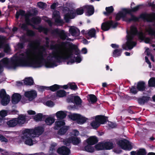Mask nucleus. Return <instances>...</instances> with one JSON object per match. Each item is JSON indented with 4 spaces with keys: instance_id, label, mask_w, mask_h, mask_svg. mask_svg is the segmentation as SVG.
Returning <instances> with one entry per match:
<instances>
[{
    "instance_id": "obj_33",
    "label": "nucleus",
    "mask_w": 155,
    "mask_h": 155,
    "mask_svg": "<svg viewBox=\"0 0 155 155\" xmlns=\"http://www.w3.org/2000/svg\"><path fill=\"white\" fill-rule=\"evenodd\" d=\"M45 88L47 90L50 89L52 91H55L59 88V86L57 84H55L50 87H45Z\"/></svg>"
},
{
    "instance_id": "obj_11",
    "label": "nucleus",
    "mask_w": 155,
    "mask_h": 155,
    "mask_svg": "<svg viewBox=\"0 0 155 155\" xmlns=\"http://www.w3.org/2000/svg\"><path fill=\"white\" fill-rule=\"evenodd\" d=\"M5 38L4 36L0 37V48L4 45V51L5 52L8 53L10 51V48L8 44H4Z\"/></svg>"
},
{
    "instance_id": "obj_14",
    "label": "nucleus",
    "mask_w": 155,
    "mask_h": 155,
    "mask_svg": "<svg viewBox=\"0 0 155 155\" xmlns=\"http://www.w3.org/2000/svg\"><path fill=\"white\" fill-rule=\"evenodd\" d=\"M15 119L17 121L18 124L21 125L24 124L26 121V118L25 116L23 115H19L17 118Z\"/></svg>"
},
{
    "instance_id": "obj_21",
    "label": "nucleus",
    "mask_w": 155,
    "mask_h": 155,
    "mask_svg": "<svg viewBox=\"0 0 155 155\" xmlns=\"http://www.w3.org/2000/svg\"><path fill=\"white\" fill-rule=\"evenodd\" d=\"M75 15V13H74L73 11H71L70 13L65 15L64 19L66 22H68L70 19L74 18Z\"/></svg>"
},
{
    "instance_id": "obj_50",
    "label": "nucleus",
    "mask_w": 155,
    "mask_h": 155,
    "mask_svg": "<svg viewBox=\"0 0 155 155\" xmlns=\"http://www.w3.org/2000/svg\"><path fill=\"white\" fill-rule=\"evenodd\" d=\"M95 34V31L94 29H92L90 30L88 32V34L89 36L91 37H94Z\"/></svg>"
},
{
    "instance_id": "obj_18",
    "label": "nucleus",
    "mask_w": 155,
    "mask_h": 155,
    "mask_svg": "<svg viewBox=\"0 0 155 155\" xmlns=\"http://www.w3.org/2000/svg\"><path fill=\"white\" fill-rule=\"evenodd\" d=\"M21 98L20 95L18 94H14L12 97V102L14 104H15L18 103Z\"/></svg>"
},
{
    "instance_id": "obj_23",
    "label": "nucleus",
    "mask_w": 155,
    "mask_h": 155,
    "mask_svg": "<svg viewBox=\"0 0 155 155\" xmlns=\"http://www.w3.org/2000/svg\"><path fill=\"white\" fill-rule=\"evenodd\" d=\"M6 124L9 127H14L18 124L15 118H14L7 121Z\"/></svg>"
},
{
    "instance_id": "obj_29",
    "label": "nucleus",
    "mask_w": 155,
    "mask_h": 155,
    "mask_svg": "<svg viewBox=\"0 0 155 155\" xmlns=\"http://www.w3.org/2000/svg\"><path fill=\"white\" fill-rule=\"evenodd\" d=\"M139 38L141 40H144V42L146 43H149L150 41V39L149 38H145L143 34L140 32L139 34Z\"/></svg>"
},
{
    "instance_id": "obj_40",
    "label": "nucleus",
    "mask_w": 155,
    "mask_h": 155,
    "mask_svg": "<svg viewBox=\"0 0 155 155\" xmlns=\"http://www.w3.org/2000/svg\"><path fill=\"white\" fill-rule=\"evenodd\" d=\"M57 95L60 97H63L66 95V92L64 91L60 90L57 91Z\"/></svg>"
},
{
    "instance_id": "obj_1",
    "label": "nucleus",
    "mask_w": 155,
    "mask_h": 155,
    "mask_svg": "<svg viewBox=\"0 0 155 155\" xmlns=\"http://www.w3.org/2000/svg\"><path fill=\"white\" fill-rule=\"evenodd\" d=\"M51 43L50 48L53 50V54L48 57L45 60L43 59V55L45 52L44 47L40 46L38 41L30 42L29 49L26 53L21 54L18 58V66H28L37 68L44 64L47 68L53 67L56 66L54 60L60 59H68L67 64L74 63L75 59L78 62L81 61L80 57L77 56L75 58L71 49L58 45H55L53 41Z\"/></svg>"
},
{
    "instance_id": "obj_63",
    "label": "nucleus",
    "mask_w": 155,
    "mask_h": 155,
    "mask_svg": "<svg viewBox=\"0 0 155 155\" xmlns=\"http://www.w3.org/2000/svg\"><path fill=\"white\" fill-rule=\"evenodd\" d=\"M41 31H43L45 34H47L48 31V29L44 27H41Z\"/></svg>"
},
{
    "instance_id": "obj_19",
    "label": "nucleus",
    "mask_w": 155,
    "mask_h": 155,
    "mask_svg": "<svg viewBox=\"0 0 155 155\" xmlns=\"http://www.w3.org/2000/svg\"><path fill=\"white\" fill-rule=\"evenodd\" d=\"M95 150H110L114 148V146H94Z\"/></svg>"
},
{
    "instance_id": "obj_64",
    "label": "nucleus",
    "mask_w": 155,
    "mask_h": 155,
    "mask_svg": "<svg viewBox=\"0 0 155 155\" xmlns=\"http://www.w3.org/2000/svg\"><path fill=\"white\" fill-rule=\"evenodd\" d=\"M20 26L21 27V28L23 30H25L26 28L27 25L25 24L20 25Z\"/></svg>"
},
{
    "instance_id": "obj_17",
    "label": "nucleus",
    "mask_w": 155,
    "mask_h": 155,
    "mask_svg": "<svg viewBox=\"0 0 155 155\" xmlns=\"http://www.w3.org/2000/svg\"><path fill=\"white\" fill-rule=\"evenodd\" d=\"M53 16L56 23H61L62 22V20L60 19L59 12L58 11H54L53 13Z\"/></svg>"
},
{
    "instance_id": "obj_57",
    "label": "nucleus",
    "mask_w": 155,
    "mask_h": 155,
    "mask_svg": "<svg viewBox=\"0 0 155 155\" xmlns=\"http://www.w3.org/2000/svg\"><path fill=\"white\" fill-rule=\"evenodd\" d=\"M121 51L118 49H116L114 52V54L116 56H118L120 55Z\"/></svg>"
},
{
    "instance_id": "obj_60",
    "label": "nucleus",
    "mask_w": 155,
    "mask_h": 155,
    "mask_svg": "<svg viewBox=\"0 0 155 155\" xmlns=\"http://www.w3.org/2000/svg\"><path fill=\"white\" fill-rule=\"evenodd\" d=\"M106 9L108 13H111L113 12V8L112 6H110L109 7H107L106 8Z\"/></svg>"
},
{
    "instance_id": "obj_2",
    "label": "nucleus",
    "mask_w": 155,
    "mask_h": 155,
    "mask_svg": "<svg viewBox=\"0 0 155 155\" xmlns=\"http://www.w3.org/2000/svg\"><path fill=\"white\" fill-rule=\"evenodd\" d=\"M137 28L135 26H132L130 27V31L127 32L128 35L127 36V41L126 45L123 46L124 49H127V48L129 49H131L136 45V42L132 41L131 40L134 36L137 34Z\"/></svg>"
},
{
    "instance_id": "obj_3",
    "label": "nucleus",
    "mask_w": 155,
    "mask_h": 155,
    "mask_svg": "<svg viewBox=\"0 0 155 155\" xmlns=\"http://www.w3.org/2000/svg\"><path fill=\"white\" fill-rule=\"evenodd\" d=\"M44 130L43 128L41 127H38L35 128L34 129H26L24 130V134L23 137H26L28 135H30L29 133L32 134L33 137H38L41 135L43 132Z\"/></svg>"
},
{
    "instance_id": "obj_32",
    "label": "nucleus",
    "mask_w": 155,
    "mask_h": 155,
    "mask_svg": "<svg viewBox=\"0 0 155 155\" xmlns=\"http://www.w3.org/2000/svg\"><path fill=\"white\" fill-rule=\"evenodd\" d=\"M69 128L68 126H64L61 128L58 131V134H59L63 135L67 131Z\"/></svg>"
},
{
    "instance_id": "obj_15",
    "label": "nucleus",
    "mask_w": 155,
    "mask_h": 155,
    "mask_svg": "<svg viewBox=\"0 0 155 155\" xmlns=\"http://www.w3.org/2000/svg\"><path fill=\"white\" fill-rule=\"evenodd\" d=\"M86 142L90 145L95 144L98 142L97 138L95 136H91L88 138Z\"/></svg>"
},
{
    "instance_id": "obj_7",
    "label": "nucleus",
    "mask_w": 155,
    "mask_h": 155,
    "mask_svg": "<svg viewBox=\"0 0 155 155\" xmlns=\"http://www.w3.org/2000/svg\"><path fill=\"white\" fill-rule=\"evenodd\" d=\"M63 142L64 145L69 144L71 143L74 145H78L80 143L81 140L77 137H71L63 140Z\"/></svg>"
},
{
    "instance_id": "obj_12",
    "label": "nucleus",
    "mask_w": 155,
    "mask_h": 155,
    "mask_svg": "<svg viewBox=\"0 0 155 155\" xmlns=\"http://www.w3.org/2000/svg\"><path fill=\"white\" fill-rule=\"evenodd\" d=\"M130 155H146L147 152L146 149L140 148L136 151H132L130 152Z\"/></svg>"
},
{
    "instance_id": "obj_10",
    "label": "nucleus",
    "mask_w": 155,
    "mask_h": 155,
    "mask_svg": "<svg viewBox=\"0 0 155 155\" xmlns=\"http://www.w3.org/2000/svg\"><path fill=\"white\" fill-rule=\"evenodd\" d=\"M25 95L28 98L30 101L33 100L36 97L37 94L36 92L34 90L25 92Z\"/></svg>"
},
{
    "instance_id": "obj_42",
    "label": "nucleus",
    "mask_w": 155,
    "mask_h": 155,
    "mask_svg": "<svg viewBox=\"0 0 155 155\" xmlns=\"http://www.w3.org/2000/svg\"><path fill=\"white\" fill-rule=\"evenodd\" d=\"M89 96L90 100L92 103H94L97 101V98L94 95L90 94L89 95Z\"/></svg>"
},
{
    "instance_id": "obj_62",
    "label": "nucleus",
    "mask_w": 155,
    "mask_h": 155,
    "mask_svg": "<svg viewBox=\"0 0 155 155\" xmlns=\"http://www.w3.org/2000/svg\"><path fill=\"white\" fill-rule=\"evenodd\" d=\"M46 104L47 106L49 107H52L53 106V103L51 101H48L46 102Z\"/></svg>"
},
{
    "instance_id": "obj_30",
    "label": "nucleus",
    "mask_w": 155,
    "mask_h": 155,
    "mask_svg": "<svg viewBox=\"0 0 155 155\" xmlns=\"http://www.w3.org/2000/svg\"><path fill=\"white\" fill-rule=\"evenodd\" d=\"M84 149L85 151L88 152L93 153L95 151L94 147L93 146H84Z\"/></svg>"
},
{
    "instance_id": "obj_22",
    "label": "nucleus",
    "mask_w": 155,
    "mask_h": 155,
    "mask_svg": "<svg viewBox=\"0 0 155 155\" xmlns=\"http://www.w3.org/2000/svg\"><path fill=\"white\" fill-rule=\"evenodd\" d=\"M56 32L58 33L60 38L63 40H64L65 39H67V36L66 33L64 32L63 31H59L58 29L55 30Z\"/></svg>"
},
{
    "instance_id": "obj_20",
    "label": "nucleus",
    "mask_w": 155,
    "mask_h": 155,
    "mask_svg": "<svg viewBox=\"0 0 155 155\" xmlns=\"http://www.w3.org/2000/svg\"><path fill=\"white\" fill-rule=\"evenodd\" d=\"M117 144L118 145H131L132 143L125 139L117 140Z\"/></svg>"
},
{
    "instance_id": "obj_41",
    "label": "nucleus",
    "mask_w": 155,
    "mask_h": 155,
    "mask_svg": "<svg viewBox=\"0 0 155 155\" xmlns=\"http://www.w3.org/2000/svg\"><path fill=\"white\" fill-rule=\"evenodd\" d=\"M87 120V119L85 117L80 115V118H79L78 123L81 124H83Z\"/></svg>"
},
{
    "instance_id": "obj_16",
    "label": "nucleus",
    "mask_w": 155,
    "mask_h": 155,
    "mask_svg": "<svg viewBox=\"0 0 155 155\" xmlns=\"http://www.w3.org/2000/svg\"><path fill=\"white\" fill-rule=\"evenodd\" d=\"M69 31L71 35L73 36H78L80 34L79 30L77 28L73 26L70 28Z\"/></svg>"
},
{
    "instance_id": "obj_61",
    "label": "nucleus",
    "mask_w": 155,
    "mask_h": 155,
    "mask_svg": "<svg viewBox=\"0 0 155 155\" xmlns=\"http://www.w3.org/2000/svg\"><path fill=\"white\" fill-rule=\"evenodd\" d=\"M130 91L131 93L134 94L137 93V92L136 88L134 87H132L130 89Z\"/></svg>"
},
{
    "instance_id": "obj_38",
    "label": "nucleus",
    "mask_w": 155,
    "mask_h": 155,
    "mask_svg": "<svg viewBox=\"0 0 155 155\" xmlns=\"http://www.w3.org/2000/svg\"><path fill=\"white\" fill-rule=\"evenodd\" d=\"M56 126L55 127V129H57L56 128V127H60L65 125V123L63 121H58L55 123Z\"/></svg>"
},
{
    "instance_id": "obj_51",
    "label": "nucleus",
    "mask_w": 155,
    "mask_h": 155,
    "mask_svg": "<svg viewBox=\"0 0 155 155\" xmlns=\"http://www.w3.org/2000/svg\"><path fill=\"white\" fill-rule=\"evenodd\" d=\"M84 9L82 7L77 9L76 12L78 15H81L83 13Z\"/></svg>"
},
{
    "instance_id": "obj_53",
    "label": "nucleus",
    "mask_w": 155,
    "mask_h": 155,
    "mask_svg": "<svg viewBox=\"0 0 155 155\" xmlns=\"http://www.w3.org/2000/svg\"><path fill=\"white\" fill-rule=\"evenodd\" d=\"M56 146H51L50 148L49 153L50 154L53 155L54 152L55 151V147Z\"/></svg>"
},
{
    "instance_id": "obj_56",
    "label": "nucleus",
    "mask_w": 155,
    "mask_h": 155,
    "mask_svg": "<svg viewBox=\"0 0 155 155\" xmlns=\"http://www.w3.org/2000/svg\"><path fill=\"white\" fill-rule=\"evenodd\" d=\"M127 20L128 21H137L138 20V18L134 15H131V18L128 19Z\"/></svg>"
},
{
    "instance_id": "obj_58",
    "label": "nucleus",
    "mask_w": 155,
    "mask_h": 155,
    "mask_svg": "<svg viewBox=\"0 0 155 155\" xmlns=\"http://www.w3.org/2000/svg\"><path fill=\"white\" fill-rule=\"evenodd\" d=\"M0 140L2 142H8V140L1 134H0Z\"/></svg>"
},
{
    "instance_id": "obj_24",
    "label": "nucleus",
    "mask_w": 155,
    "mask_h": 155,
    "mask_svg": "<svg viewBox=\"0 0 155 155\" xmlns=\"http://www.w3.org/2000/svg\"><path fill=\"white\" fill-rule=\"evenodd\" d=\"M140 6V5L137 6L131 9H124V11L126 13L130 14L132 12H135L137 11L139 9Z\"/></svg>"
},
{
    "instance_id": "obj_27",
    "label": "nucleus",
    "mask_w": 155,
    "mask_h": 155,
    "mask_svg": "<svg viewBox=\"0 0 155 155\" xmlns=\"http://www.w3.org/2000/svg\"><path fill=\"white\" fill-rule=\"evenodd\" d=\"M56 115L57 117L60 119H63L66 117V114L64 112L60 111L56 113Z\"/></svg>"
},
{
    "instance_id": "obj_46",
    "label": "nucleus",
    "mask_w": 155,
    "mask_h": 155,
    "mask_svg": "<svg viewBox=\"0 0 155 155\" xmlns=\"http://www.w3.org/2000/svg\"><path fill=\"white\" fill-rule=\"evenodd\" d=\"M149 84L150 86H155V78H151L149 81Z\"/></svg>"
},
{
    "instance_id": "obj_37",
    "label": "nucleus",
    "mask_w": 155,
    "mask_h": 155,
    "mask_svg": "<svg viewBox=\"0 0 155 155\" xmlns=\"http://www.w3.org/2000/svg\"><path fill=\"white\" fill-rule=\"evenodd\" d=\"M41 21V19L38 17L33 18L31 20V22L34 24H39Z\"/></svg>"
},
{
    "instance_id": "obj_54",
    "label": "nucleus",
    "mask_w": 155,
    "mask_h": 155,
    "mask_svg": "<svg viewBox=\"0 0 155 155\" xmlns=\"http://www.w3.org/2000/svg\"><path fill=\"white\" fill-rule=\"evenodd\" d=\"M109 127L110 128H115L117 127V125L112 122H109L108 124Z\"/></svg>"
},
{
    "instance_id": "obj_6",
    "label": "nucleus",
    "mask_w": 155,
    "mask_h": 155,
    "mask_svg": "<svg viewBox=\"0 0 155 155\" xmlns=\"http://www.w3.org/2000/svg\"><path fill=\"white\" fill-rule=\"evenodd\" d=\"M24 130L22 132V134L21 136V138L25 140V143L26 144L28 145H32L33 144H35V141L34 140V137H33L30 133H29V134L30 135H28L26 137H23L24 135Z\"/></svg>"
},
{
    "instance_id": "obj_9",
    "label": "nucleus",
    "mask_w": 155,
    "mask_h": 155,
    "mask_svg": "<svg viewBox=\"0 0 155 155\" xmlns=\"http://www.w3.org/2000/svg\"><path fill=\"white\" fill-rule=\"evenodd\" d=\"M67 146H61L58 148L57 152L59 154L62 155H68L70 153V150L67 147Z\"/></svg>"
},
{
    "instance_id": "obj_26",
    "label": "nucleus",
    "mask_w": 155,
    "mask_h": 155,
    "mask_svg": "<svg viewBox=\"0 0 155 155\" xmlns=\"http://www.w3.org/2000/svg\"><path fill=\"white\" fill-rule=\"evenodd\" d=\"M150 99V97L146 96H143L142 98H139L138 101L139 103L140 104H144L145 102H147Z\"/></svg>"
},
{
    "instance_id": "obj_4",
    "label": "nucleus",
    "mask_w": 155,
    "mask_h": 155,
    "mask_svg": "<svg viewBox=\"0 0 155 155\" xmlns=\"http://www.w3.org/2000/svg\"><path fill=\"white\" fill-rule=\"evenodd\" d=\"M107 117L103 116H97L95 117V120L92 121L90 125L94 129L98 127L101 124H104L106 122Z\"/></svg>"
},
{
    "instance_id": "obj_44",
    "label": "nucleus",
    "mask_w": 155,
    "mask_h": 155,
    "mask_svg": "<svg viewBox=\"0 0 155 155\" xmlns=\"http://www.w3.org/2000/svg\"><path fill=\"white\" fill-rule=\"evenodd\" d=\"M121 149H122L121 148V147L117 146V147H114L113 150L114 152L116 153H120L122 152Z\"/></svg>"
},
{
    "instance_id": "obj_49",
    "label": "nucleus",
    "mask_w": 155,
    "mask_h": 155,
    "mask_svg": "<svg viewBox=\"0 0 155 155\" xmlns=\"http://www.w3.org/2000/svg\"><path fill=\"white\" fill-rule=\"evenodd\" d=\"M38 7L42 9H44L46 7V5L45 3H44L42 2H40L38 3Z\"/></svg>"
},
{
    "instance_id": "obj_8",
    "label": "nucleus",
    "mask_w": 155,
    "mask_h": 155,
    "mask_svg": "<svg viewBox=\"0 0 155 155\" xmlns=\"http://www.w3.org/2000/svg\"><path fill=\"white\" fill-rule=\"evenodd\" d=\"M117 25V23H114L112 21L106 22L102 24L101 28L104 31H107L109 29L110 26L115 28Z\"/></svg>"
},
{
    "instance_id": "obj_55",
    "label": "nucleus",
    "mask_w": 155,
    "mask_h": 155,
    "mask_svg": "<svg viewBox=\"0 0 155 155\" xmlns=\"http://www.w3.org/2000/svg\"><path fill=\"white\" fill-rule=\"evenodd\" d=\"M27 34L28 35L32 36H33L35 35L34 32L30 30H28L27 32Z\"/></svg>"
},
{
    "instance_id": "obj_5",
    "label": "nucleus",
    "mask_w": 155,
    "mask_h": 155,
    "mask_svg": "<svg viewBox=\"0 0 155 155\" xmlns=\"http://www.w3.org/2000/svg\"><path fill=\"white\" fill-rule=\"evenodd\" d=\"M0 97L2 99L1 104L5 106L8 104L10 101V97L8 95L6 94L5 90L2 89L0 92Z\"/></svg>"
},
{
    "instance_id": "obj_48",
    "label": "nucleus",
    "mask_w": 155,
    "mask_h": 155,
    "mask_svg": "<svg viewBox=\"0 0 155 155\" xmlns=\"http://www.w3.org/2000/svg\"><path fill=\"white\" fill-rule=\"evenodd\" d=\"M31 15L30 13L26 14L25 15V20L28 24H30V20L29 19V17Z\"/></svg>"
},
{
    "instance_id": "obj_52",
    "label": "nucleus",
    "mask_w": 155,
    "mask_h": 155,
    "mask_svg": "<svg viewBox=\"0 0 155 155\" xmlns=\"http://www.w3.org/2000/svg\"><path fill=\"white\" fill-rule=\"evenodd\" d=\"M25 12L24 11L21 10H20L19 12H17L16 15V18H18L19 15H21L22 16L24 15L25 14Z\"/></svg>"
},
{
    "instance_id": "obj_28",
    "label": "nucleus",
    "mask_w": 155,
    "mask_h": 155,
    "mask_svg": "<svg viewBox=\"0 0 155 155\" xmlns=\"http://www.w3.org/2000/svg\"><path fill=\"white\" fill-rule=\"evenodd\" d=\"M33 81L32 78H25L24 80L25 84L31 85L33 84Z\"/></svg>"
},
{
    "instance_id": "obj_31",
    "label": "nucleus",
    "mask_w": 155,
    "mask_h": 155,
    "mask_svg": "<svg viewBox=\"0 0 155 155\" xmlns=\"http://www.w3.org/2000/svg\"><path fill=\"white\" fill-rule=\"evenodd\" d=\"M137 88L140 91H143L145 89L144 83L143 82H139L138 83Z\"/></svg>"
},
{
    "instance_id": "obj_47",
    "label": "nucleus",
    "mask_w": 155,
    "mask_h": 155,
    "mask_svg": "<svg viewBox=\"0 0 155 155\" xmlns=\"http://www.w3.org/2000/svg\"><path fill=\"white\" fill-rule=\"evenodd\" d=\"M8 111L6 110H2L0 111V116L3 118L7 115Z\"/></svg>"
},
{
    "instance_id": "obj_34",
    "label": "nucleus",
    "mask_w": 155,
    "mask_h": 155,
    "mask_svg": "<svg viewBox=\"0 0 155 155\" xmlns=\"http://www.w3.org/2000/svg\"><path fill=\"white\" fill-rule=\"evenodd\" d=\"M80 116L79 114H73L69 115V117L71 119L74 120H77V122H78L79 118H80Z\"/></svg>"
},
{
    "instance_id": "obj_36",
    "label": "nucleus",
    "mask_w": 155,
    "mask_h": 155,
    "mask_svg": "<svg viewBox=\"0 0 155 155\" xmlns=\"http://www.w3.org/2000/svg\"><path fill=\"white\" fill-rule=\"evenodd\" d=\"M54 119L52 117H48L47 118L45 121L47 125H50L52 124L54 122Z\"/></svg>"
},
{
    "instance_id": "obj_45",
    "label": "nucleus",
    "mask_w": 155,
    "mask_h": 155,
    "mask_svg": "<svg viewBox=\"0 0 155 155\" xmlns=\"http://www.w3.org/2000/svg\"><path fill=\"white\" fill-rule=\"evenodd\" d=\"M42 114H39L35 116L34 119L36 121H41L42 119Z\"/></svg>"
},
{
    "instance_id": "obj_13",
    "label": "nucleus",
    "mask_w": 155,
    "mask_h": 155,
    "mask_svg": "<svg viewBox=\"0 0 155 155\" xmlns=\"http://www.w3.org/2000/svg\"><path fill=\"white\" fill-rule=\"evenodd\" d=\"M74 99V103L78 105L80 104L81 103V101L80 97L78 96H72L67 99L68 102H73Z\"/></svg>"
},
{
    "instance_id": "obj_25",
    "label": "nucleus",
    "mask_w": 155,
    "mask_h": 155,
    "mask_svg": "<svg viewBox=\"0 0 155 155\" xmlns=\"http://www.w3.org/2000/svg\"><path fill=\"white\" fill-rule=\"evenodd\" d=\"M84 9H86L89 15H92L94 12V10L93 7L91 6H85L84 7Z\"/></svg>"
},
{
    "instance_id": "obj_35",
    "label": "nucleus",
    "mask_w": 155,
    "mask_h": 155,
    "mask_svg": "<svg viewBox=\"0 0 155 155\" xmlns=\"http://www.w3.org/2000/svg\"><path fill=\"white\" fill-rule=\"evenodd\" d=\"M126 13L124 11V10H123V12H120L116 16V19L117 20H120V18L123 17L125 16Z\"/></svg>"
},
{
    "instance_id": "obj_43",
    "label": "nucleus",
    "mask_w": 155,
    "mask_h": 155,
    "mask_svg": "<svg viewBox=\"0 0 155 155\" xmlns=\"http://www.w3.org/2000/svg\"><path fill=\"white\" fill-rule=\"evenodd\" d=\"M121 147V148L126 151H130L133 148V146H119Z\"/></svg>"
},
{
    "instance_id": "obj_39",
    "label": "nucleus",
    "mask_w": 155,
    "mask_h": 155,
    "mask_svg": "<svg viewBox=\"0 0 155 155\" xmlns=\"http://www.w3.org/2000/svg\"><path fill=\"white\" fill-rule=\"evenodd\" d=\"M114 144L112 142L109 141H104L100 143L97 145H113Z\"/></svg>"
},
{
    "instance_id": "obj_59",
    "label": "nucleus",
    "mask_w": 155,
    "mask_h": 155,
    "mask_svg": "<svg viewBox=\"0 0 155 155\" xmlns=\"http://www.w3.org/2000/svg\"><path fill=\"white\" fill-rule=\"evenodd\" d=\"M71 135H74L76 136L78 135L79 134V132L76 130H73V133H71Z\"/></svg>"
}]
</instances>
